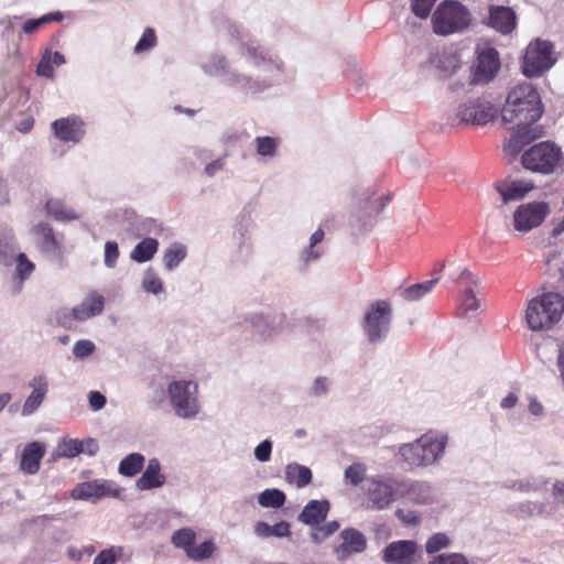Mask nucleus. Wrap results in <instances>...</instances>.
<instances>
[{
	"mask_svg": "<svg viewBox=\"0 0 564 564\" xmlns=\"http://www.w3.org/2000/svg\"><path fill=\"white\" fill-rule=\"evenodd\" d=\"M242 47H246L249 58L254 63L259 64L260 61H265V54L261 50L259 51V47L254 46L253 44H242Z\"/></svg>",
	"mask_w": 564,
	"mask_h": 564,
	"instance_id": "54",
	"label": "nucleus"
},
{
	"mask_svg": "<svg viewBox=\"0 0 564 564\" xmlns=\"http://www.w3.org/2000/svg\"><path fill=\"white\" fill-rule=\"evenodd\" d=\"M169 395L175 413L183 419L195 416L199 412L197 384L192 381H174L169 386Z\"/></svg>",
	"mask_w": 564,
	"mask_h": 564,
	"instance_id": "8",
	"label": "nucleus"
},
{
	"mask_svg": "<svg viewBox=\"0 0 564 564\" xmlns=\"http://www.w3.org/2000/svg\"><path fill=\"white\" fill-rule=\"evenodd\" d=\"M123 554L121 546H112L101 551L94 560V564H115L117 558Z\"/></svg>",
	"mask_w": 564,
	"mask_h": 564,
	"instance_id": "41",
	"label": "nucleus"
},
{
	"mask_svg": "<svg viewBox=\"0 0 564 564\" xmlns=\"http://www.w3.org/2000/svg\"><path fill=\"white\" fill-rule=\"evenodd\" d=\"M94 350H95V345L93 341L82 339L75 344V346L73 348V354L75 355L76 358L83 359V358L91 355Z\"/></svg>",
	"mask_w": 564,
	"mask_h": 564,
	"instance_id": "47",
	"label": "nucleus"
},
{
	"mask_svg": "<svg viewBox=\"0 0 564 564\" xmlns=\"http://www.w3.org/2000/svg\"><path fill=\"white\" fill-rule=\"evenodd\" d=\"M446 437L425 434L416 442L400 447V455L410 466H427L435 463L445 449Z\"/></svg>",
	"mask_w": 564,
	"mask_h": 564,
	"instance_id": "3",
	"label": "nucleus"
},
{
	"mask_svg": "<svg viewBox=\"0 0 564 564\" xmlns=\"http://www.w3.org/2000/svg\"><path fill=\"white\" fill-rule=\"evenodd\" d=\"M37 74L44 77H52L54 74V68L50 62L41 61L37 65Z\"/></svg>",
	"mask_w": 564,
	"mask_h": 564,
	"instance_id": "59",
	"label": "nucleus"
},
{
	"mask_svg": "<svg viewBox=\"0 0 564 564\" xmlns=\"http://www.w3.org/2000/svg\"><path fill=\"white\" fill-rule=\"evenodd\" d=\"M289 482H294L299 488L307 486L312 480V471L308 467L299 464H290L285 469Z\"/></svg>",
	"mask_w": 564,
	"mask_h": 564,
	"instance_id": "26",
	"label": "nucleus"
},
{
	"mask_svg": "<svg viewBox=\"0 0 564 564\" xmlns=\"http://www.w3.org/2000/svg\"><path fill=\"white\" fill-rule=\"evenodd\" d=\"M100 488L102 492V497H118L120 495V489L115 487V484L111 481H101Z\"/></svg>",
	"mask_w": 564,
	"mask_h": 564,
	"instance_id": "56",
	"label": "nucleus"
},
{
	"mask_svg": "<svg viewBox=\"0 0 564 564\" xmlns=\"http://www.w3.org/2000/svg\"><path fill=\"white\" fill-rule=\"evenodd\" d=\"M44 455L45 446L42 443H29L22 452L20 469L29 475L36 474L40 469V463Z\"/></svg>",
	"mask_w": 564,
	"mask_h": 564,
	"instance_id": "19",
	"label": "nucleus"
},
{
	"mask_svg": "<svg viewBox=\"0 0 564 564\" xmlns=\"http://www.w3.org/2000/svg\"><path fill=\"white\" fill-rule=\"evenodd\" d=\"M324 238V231L322 228L317 229L311 237V243L308 249L305 251V261H308L311 259H317L319 254L315 251H313V248L323 240Z\"/></svg>",
	"mask_w": 564,
	"mask_h": 564,
	"instance_id": "50",
	"label": "nucleus"
},
{
	"mask_svg": "<svg viewBox=\"0 0 564 564\" xmlns=\"http://www.w3.org/2000/svg\"><path fill=\"white\" fill-rule=\"evenodd\" d=\"M14 256V246L11 242H4L0 240V261L4 264H9Z\"/></svg>",
	"mask_w": 564,
	"mask_h": 564,
	"instance_id": "53",
	"label": "nucleus"
},
{
	"mask_svg": "<svg viewBox=\"0 0 564 564\" xmlns=\"http://www.w3.org/2000/svg\"><path fill=\"white\" fill-rule=\"evenodd\" d=\"M437 282L438 278H435L430 281L412 284L401 292V296L403 300L409 302L419 301L429 292H431Z\"/></svg>",
	"mask_w": 564,
	"mask_h": 564,
	"instance_id": "28",
	"label": "nucleus"
},
{
	"mask_svg": "<svg viewBox=\"0 0 564 564\" xmlns=\"http://www.w3.org/2000/svg\"><path fill=\"white\" fill-rule=\"evenodd\" d=\"M430 564H468V561L462 553H444L435 556Z\"/></svg>",
	"mask_w": 564,
	"mask_h": 564,
	"instance_id": "44",
	"label": "nucleus"
},
{
	"mask_svg": "<svg viewBox=\"0 0 564 564\" xmlns=\"http://www.w3.org/2000/svg\"><path fill=\"white\" fill-rule=\"evenodd\" d=\"M451 540L445 533H435L426 542L425 549L429 554L438 552L449 545Z\"/></svg>",
	"mask_w": 564,
	"mask_h": 564,
	"instance_id": "40",
	"label": "nucleus"
},
{
	"mask_svg": "<svg viewBox=\"0 0 564 564\" xmlns=\"http://www.w3.org/2000/svg\"><path fill=\"white\" fill-rule=\"evenodd\" d=\"M165 476L161 474V465L159 459L152 458L142 476L137 480V488L140 490H149L163 486Z\"/></svg>",
	"mask_w": 564,
	"mask_h": 564,
	"instance_id": "21",
	"label": "nucleus"
},
{
	"mask_svg": "<svg viewBox=\"0 0 564 564\" xmlns=\"http://www.w3.org/2000/svg\"><path fill=\"white\" fill-rule=\"evenodd\" d=\"M143 288L147 292L158 294V293L162 292L163 283L154 274L148 272L143 280Z\"/></svg>",
	"mask_w": 564,
	"mask_h": 564,
	"instance_id": "49",
	"label": "nucleus"
},
{
	"mask_svg": "<svg viewBox=\"0 0 564 564\" xmlns=\"http://www.w3.org/2000/svg\"><path fill=\"white\" fill-rule=\"evenodd\" d=\"M489 24L503 34L510 33L516 28V14L510 8L492 6L489 9Z\"/></svg>",
	"mask_w": 564,
	"mask_h": 564,
	"instance_id": "20",
	"label": "nucleus"
},
{
	"mask_svg": "<svg viewBox=\"0 0 564 564\" xmlns=\"http://www.w3.org/2000/svg\"><path fill=\"white\" fill-rule=\"evenodd\" d=\"M215 545L212 541H205L196 547L188 550V557L193 561H202L212 556Z\"/></svg>",
	"mask_w": 564,
	"mask_h": 564,
	"instance_id": "38",
	"label": "nucleus"
},
{
	"mask_svg": "<svg viewBox=\"0 0 564 564\" xmlns=\"http://www.w3.org/2000/svg\"><path fill=\"white\" fill-rule=\"evenodd\" d=\"M411 9L412 12L421 18L425 19L429 17L432 7L434 6L436 0H411Z\"/></svg>",
	"mask_w": 564,
	"mask_h": 564,
	"instance_id": "45",
	"label": "nucleus"
},
{
	"mask_svg": "<svg viewBox=\"0 0 564 564\" xmlns=\"http://www.w3.org/2000/svg\"><path fill=\"white\" fill-rule=\"evenodd\" d=\"M84 449V444L77 440H64L56 448L57 457H75Z\"/></svg>",
	"mask_w": 564,
	"mask_h": 564,
	"instance_id": "37",
	"label": "nucleus"
},
{
	"mask_svg": "<svg viewBox=\"0 0 564 564\" xmlns=\"http://www.w3.org/2000/svg\"><path fill=\"white\" fill-rule=\"evenodd\" d=\"M159 242L154 238H145L140 241L131 252V259L137 262H147L156 253Z\"/></svg>",
	"mask_w": 564,
	"mask_h": 564,
	"instance_id": "25",
	"label": "nucleus"
},
{
	"mask_svg": "<svg viewBox=\"0 0 564 564\" xmlns=\"http://www.w3.org/2000/svg\"><path fill=\"white\" fill-rule=\"evenodd\" d=\"M144 464V456L139 453L129 454L119 465V473L127 477H133L141 471Z\"/></svg>",
	"mask_w": 564,
	"mask_h": 564,
	"instance_id": "30",
	"label": "nucleus"
},
{
	"mask_svg": "<svg viewBox=\"0 0 564 564\" xmlns=\"http://www.w3.org/2000/svg\"><path fill=\"white\" fill-rule=\"evenodd\" d=\"M321 528H322V536H329L339 529V524L337 521H330L324 525H321Z\"/></svg>",
	"mask_w": 564,
	"mask_h": 564,
	"instance_id": "61",
	"label": "nucleus"
},
{
	"mask_svg": "<svg viewBox=\"0 0 564 564\" xmlns=\"http://www.w3.org/2000/svg\"><path fill=\"white\" fill-rule=\"evenodd\" d=\"M563 313L564 297L558 293H544L528 303L525 321L534 332L547 330L560 322Z\"/></svg>",
	"mask_w": 564,
	"mask_h": 564,
	"instance_id": "2",
	"label": "nucleus"
},
{
	"mask_svg": "<svg viewBox=\"0 0 564 564\" xmlns=\"http://www.w3.org/2000/svg\"><path fill=\"white\" fill-rule=\"evenodd\" d=\"M258 502L264 508H280L285 502V495L279 489H265L259 495Z\"/></svg>",
	"mask_w": 564,
	"mask_h": 564,
	"instance_id": "32",
	"label": "nucleus"
},
{
	"mask_svg": "<svg viewBox=\"0 0 564 564\" xmlns=\"http://www.w3.org/2000/svg\"><path fill=\"white\" fill-rule=\"evenodd\" d=\"M456 281L463 284L465 289L471 288L473 290L474 286H477L479 282L478 278L467 269L460 271V273L456 278Z\"/></svg>",
	"mask_w": 564,
	"mask_h": 564,
	"instance_id": "52",
	"label": "nucleus"
},
{
	"mask_svg": "<svg viewBox=\"0 0 564 564\" xmlns=\"http://www.w3.org/2000/svg\"><path fill=\"white\" fill-rule=\"evenodd\" d=\"M394 481L391 479L372 478L368 481L367 487L368 507L382 510L394 500Z\"/></svg>",
	"mask_w": 564,
	"mask_h": 564,
	"instance_id": "13",
	"label": "nucleus"
},
{
	"mask_svg": "<svg viewBox=\"0 0 564 564\" xmlns=\"http://www.w3.org/2000/svg\"><path fill=\"white\" fill-rule=\"evenodd\" d=\"M384 207V203L382 198L376 200H367L365 205L366 217L362 224L358 225V229L366 230L368 227L372 226L373 217L380 213V210Z\"/></svg>",
	"mask_w": 564,
	"mask_h": 564,
	"instance_id": "36",
	"label": "nucleus"
},
{
	"mask_svg": "<svg viewBox=\"0 0 564 564\" xmlns=\"http://www.w3.org/2000/svg\"><path fill=\"white\" fill-rule=\"evenodd\" d=\"M434 32L448 35L462 32L470 23L469 11L457 1H444L432 17Z\"/></svg>",
	"mask_w": 564,
	"mask_h": 564,
	"instance_id": "5",
	"label": "nucleus"
},
{
	"mask_svg": "<svg viewBox=\"0 0 564 564\" xmlns=\"http://www.w3.org/2000/svg\"><path fill=\"white\" fill-rule=\"evenodd\" d=\"M46 212L54 219L59 221L75 220L78 215L65 206L59 199H48L45 205Z\"/></svg>",
	"mask_w": 564,
	"mask_h": 564,
	"instance_id": "27",
	"label": "nucleus"
},
{
	"mask_svg": "<svg viewBox=\"0 0 564 564\" xmlns=\"http://www.w3.org/2000/svg\"><path fill=\"white\" fill-rule=\"evenodd\" d=\"M557 366L560 369V376L564 383V344L560 348L558 357H557Z\"/></svg>",
	"mask_w": 564,
	"mask_h": 564,
	"instance_id": "64",
	"label": "nucleus"
},
{
	"mask_svg": "<svg viewBox=\"0 0 564 564\" xmlns=\"http://www.w3.org/2000/svg\"><path fill=\"white\" fill-rule=\"evenodd\" d=\"M419 556V546L411 540L391 542L382 552V560L387 564H415Z\"/></svg>",
	"mask_w": 564,
	"mask_h": 564,
	"instance_id": "12",
	"label": "nucleus"
},
{
	"mask_svg": "<svg viewBox=\"0 0 564 564\" xmlns=\"http://www.w3.org/2000/svg\"><path fill=\"white\" fill-rule=\"evenodd\" d=\"M522 164L527 170L550 174L555 172L564 162L560 147L550 141L540 142L522 154Z\"/></svg>",
	"mask_w": 564,
	"mask_h": 564,
	"instance_id": "4",
	"label": "nucleus"
},
{
	"mask_svg": "<svg viewBox=\"0 0 564 564\" xmlns=\"http://www.w3.org/2000/svg\"><path fill=\"white\" fill-rule=\"evenodd\" d=\"M186 249L182 245H172L164 253V263L167 270H173L185 258Z\"/></svg>",
	"mask_w": 564,
	"mask_h": 564,
	"instance_id": "34",
	"label": "nucleus"
},
{
	"mask_svg": "<svg viewBox=\"0 0 564 564\" xmlns=\"http://www.w3.org/2000/svg\"><path fill=\"white\" fill-rule=\"evenodd\" d=\"M343 540L341 544L336 549L339 560H344L347 556L361 553L367 547V539L359 530L349 528L340 532Z\"/></svg>",
	"mask_w": 564,
	"mask_h": 564,
	"instance_id": "16",
	"label": "nucleus"
},
{
	"mask_svg": "<svg viewBox=\"0 0 564 564\" xmlns=\"http://www.w3.org/2000/svg\"><path fill=\"white\" fill-rule=\"evenodd\" d=\"M366 470L367 469L364 464L355 463L346 468L345 478L352 486H358L365 479Z\"/></svg>",
	"mask_w": 564,
	"mask_h": 564,
	"instance_id": "39",
	"label": "nucleus"
},
{
	"mask_svg": "<svg viewBox=\"0 0 564 564\" xmlns=\"http://www.w3.org/2000/svg\"><path fill=\"white\" fill-rule=\"evenodd\" d=\"M43 25H44V23L42 22V18L31 19V20H28L22 25V30L24 33L31 34V33H34L35 31H37Z\"/></svg>",
	"mask_w": 564,
	"mask_h": 564,
	"instance_id": "57",
	"label": "nucleus"
},
{
	"mask_svg": "<svg viewBox=\"0 0 564 564\" xmlns=\"http://www.w3.org/2000/svg\"><path fill=\"white\" fill-rule=\"evenodd\" d=\"M542 113L540 96L532 84L522 83L510 90L501 110V118L509 129L514 130L507 145L511 152H519L523 145L541 135L539 129L532 124Z\"/></svg>",
	"mask_w": 564,
	"mask_h": 564,
	"instance_id": "1",
	"label": "nucleus"
},
{
	"mask_svg": "<svg viewBox=\"0 0 564 564\" xmlns=\"http://www.w3.org/2000/svg\"><path fill=\"white\" fill-rule=\"evenodd\" d=\"M83 121L77 117H68L55 120L52 128L55 135L64 142L77 143L85 134Z\"/></svg>",
	"mask_w": 564,
	"mask_h": 564,
	"instance_id": "14",
	"label": "nucleus"
},
{
	"mask_svg": "<svg viewBox=\"0 0 564 564\" xmlns=\"http://www.w3.org/2000/svg\"><path fill=\"white\" fill-rule=\"evenodd\" d=\"M105 307V297L96 292H91L79 305L73 310H63L57 312V323L64 327H70L72 322L85 321L102 313Z\"/></svg>",
	"mask_w": 564,
	"mask_h": 564,
	"instance_id": "10",
	"label": "nucleus"
},
{
	"mask_svg": "<svg viewBox=\"0 0 564 564\" xmlns=\"http://www.w3.org/2000/svg\"><path fill=\"white\" fill-rule=\"evenodd\" d=\"M498 115V109L492 102L484 98H477L462 105L457 116L460 121L476 126L487 124Z\"/></svg>",
	"mask_w": 564,
	"mask_h": 564,
	"instance_id": "11",
	"label": "nucleus"
},
{
	"mask_svg": "<svg viewBox=\"0 0 564 564\" xmlns=\"http://www.w3.org/2000/svg\"><path fill=\"white\" fill-rule=\"evenodd\" d=\"M82 443L84 444V449L82 451V453L95 455L99 449L98 443L93 438H88Z\"/></svg>",
	"mask_w": 564,
	"mask_h": 564,
	"instance_id": "60",
	"label": "nucleus"
},
{
	"mask_svg": "<svg viewBox=\"0 0 564 564\" xmlns=\"http://www.w3.org/2000/svg\"><path fill=\"white\" fill-rule=\"evenodd\" d=\"M34 269V264L30 262L24 253L18 254L17 275L20 279V284L28 278Z\"/></svg>",
	"mask_w": 564,
	"mask_h": 564,
	"instance_id": "46",
	"label": "nucleus"
},
{
	"mask_svg": "<svg viewBox=\"0 0 564 564\" xmlns=\"http://www.w3.org/2000/svg\"><path fill=\"white\" fill-rule=\"evenodd\" d=\"M100 490L101 488L99 481L95 480L85 482L74 489L73 497L83 500L99 499L102 497V492Z\"/></svg>",
	"mask_w": 564,
	"mask_h": 564,
	"instance_id": "33",
	"label": "nucleus"
},
{
	"mask_svg": "<svg viewBox=\"0 0 564 564\" xmlns=\"http://www.w3.org/2000/svg\"><path fill=\"white\" fill-rule=\"evenodd\" d=\"M29 386L33 389L22 406V415H31L42 404L48 391V380L44 375L35 376Z\"/></svg>",
	"mask_w": 564,
	"mask_h": 564,
	"instance_id": "18",
	"label": "nucleus"
},
{
	"mask_svg": "<svg viewBox=\"0 0 564 564\" xmlns=\"http://www.w3.org/2000/svg\"><path fill=\"white\" fill-rule=\"evenodd\" d=\"M392 308L389 301L373 302L364 317V332L369 341L376 343L382 339L390 329Z\"/></svg>",
	"mask_w": 564,
	"mask_h": 564,
	"instance_id": "7",
	"label": "nucleus"
},
{
	"mask_svg": "<svg viewBox=\"0 0 564 564\" xmlns=\"http://www.w3.org/2000/svg\"><path fill=\"white\" fill-rule=\"evenodd\" d=\"M195 539L196 534L192 529L183 528L173 533L171 541L175 547L183 549L188 555V550L194 546Z\"/></svg>",
	"mask_w": 564,
	"mask_h": 564,
	"instance_id": "31",
	"label": "nucleus"
},
{
	"mask_svg": "<svg viewBox=\"0 0 564 564\" xmlns=\"http://www.w3.org/2000/svg\"><path fill=\"white\" fill-rule=\"evenodd\" d=\"M500 67L499 54L495 48H487L478 55L475 80L487 83L494 78Z\"/></svg>",
	"mask_w": 564,
	"mask_h": 564,
	"instance_id": "17",
	"label": "nucleus"
},
{
	"mask_svg": "<svg viewBox=\"0 0 564 564\" xmlns=\"http://www.w3.org/2000/svg\"><path fill=\"white\" fill-rule=\"evenodd\" d=\"M438 67L446 75H452L460 67V62L456 54H444L438 61Z\"/></svg>",
	"mask_w": 564,
	"mask_h": 564,
	"instance_id": "43",
	"label": "nucleus"
},
{
	"mask_svg": "<svg viewBox=\"0 0 564 564\" xmlns=\"http://www.w3.org/2000/svg\"><path fill=\"white\" fill-rule=\"evenodd\" d=\"M223 162L220 160H216L206 165L205 172L207 175L213 176L217 171L223 169Z\"/></svg>",
	"mask_w": 564,
	"mask_h": 564,
	"instance_id": "63",
	"label": "nucleus"
},
{
	"mask_svg": "<svg viewBox=\"0 0 564 564\" xmlns=\"http://www.w3.org/2000/svg\"><path fill=\"white\" fill-rule=\"evenodd\" d=\"M254 532L258 536L261 538H284L291 534L290 524L285 521H281L274 525H270L267 522L259 521L254 525Z\"/></svg>",
	"mask_w": 564,
	"mask_h": 564,
	"instance_id": "24",
	"label": "nucleus"
},
{
	"mask_svg": "<svg viewBox=\"0 0 564 564\" xmlns=\"http://www.w3.org/2000/svg\"><path fill=\"white\" fill-rule=\"evenodd\" d=\"M272 443L269 440L260 443L254 449V456L260 462H268L271 456Z\"/></svg>",
	"mask_w": 564,
	"mask_h": 564,
	"instance_id": "51",
	"label": "nucleus"
},
{
	"mask_svg": "<svg viewBox=\"0 0 564 564\" xmlns=\"http://www.w3.org/2000/svg\"><path fill=\"white\" fill-rule=\"evenodd\" d=\"M328 511L327 500H311L300 513L299 520L308 525L319 524L326 519Z\"/></svg>",
	"mask_w": 564,
	"mask_h": 564,
	"instance_id": "22",
	"label": "nucleus"
},
{
	"mask_svg": "<svg viewBox=\"0 0 564 564\" xmlns=\"http://www.w3.org/2000/svg\"><path fill=\"white\" fill-rule=\"evenodd\" d=\"M553 44L549 41L536 39L531 42L522 58V73L532 78L539 77L549 70L555 63Z\"/></svg>",
	"mask_w": 564,
	"mask_h": 564,
	"instance_id": "6",
	"label": "nucleus"
},
{
	"mask_svg": "<svg viewBox=\"0 0 564 564\" xmlns=\"http://www.w3.org/2000/svg\"><path fill=\"white\" fill-rule=\"evenodd\" d=\"M156 44V35L153 29L148 28L134 47V53L140 54L151 50Z\"/></svg>",
	"mask_w": 564,
	"mask_h": 564,
	"instance_id": "42",
	"label": "nucleus"
},
{
	"mask_svg": "<svg viewBox=\"0 0 564 564\" xmlns=\"http://www.w3.org/2000/svg\"><path fill=\"white\" fill-rule=\"evenodd\" d=\"M550 214V207L544 202L521 204L513 213V228L519 232H529L539 227Z\"/></svg>",
	"mask_w": 564,
	"mask_h": 564,
	"instance_id": "9",
	"label": "nucleus"
},
{
	"mask_svg": "<svg viewBox=\"0 0 564 564\" xmlns=\"http://www.w3.org/2000/svg\"><path fill=\"white\" fill-rule=\"evenodd\" d=\"M501 197L502 204L522 199L532 188L531 183L519 180H501L494 185Z\"/></svg>",
	"mask_w": 564,
	"mask_h": 564,
	"instance_id": "15",
	"label": "nucleus"
},
{
	"mask_svg": "<svg viewBox=\"0 0 564 564\" xmlns=\"http://www.w3.org/2000/svg\"><path fill=\"white\" fill-rule=\"evenodd\" d=\"M119 257V248L117 242L107 241L105 245V264L112 268Z\"/></svg>",
	"mask_w": 564,
	"mask_h": 564,
	"instance_id": "48",
	"label": "nucleus"
},
{
	"mask_svg": "<svg viewBox=\"0 0 564 564\" xmlns=\"http://www.w3.org/2000/svg\"><path fill=\"white\" fill-rule=\"evenodd\" d=\"M33 234L36 242L44 252L56 253L59 251V242L57 241L53 228L45 223H40L33 227Z\"/></svg>",
	"mask_w": 564,
	"mask_h": 564,
	"instance_id": "23",
	"label": "nucleus"
},
{
	"mask_svg": "<svg viewBox=\"0 0 564 564\" xmlns=\"http://www.w3.org/2000/svg\"><path fill=\"white\" fill-rule=\"evenodd\" d=\"M89 404L93 410H100L106 404V398L98 391H91L89 393Z\"/></svg>",
	"mask_w": 564,
	"mask_h": 564,
	"instance_id": "55",
	"label": "nucleus"
},
{
	"mask_svg": "<svg viewBox=\"0 0 564 564\" xmlns=\"http://www.w3.org/2000/svg\"><path fill=\"white\" fill-rule=\"evenodd\" d=\"M254 144L259 155L272 158L276 153L279 141L272 137H258Z\"/></svg>",
	"mask_w": 564,
	"mask_h": 564,
	"instance_id": "35",
	"label": "nucleus"
},
{
	"mask_svg": "<svg viewBox=\"0 0 564 564\" xmlns=\"http://www.w3.org/2000/svg\"><path fill=\"white\" fill-rule=\"evenodd\" d=\"M312 392L314 395H321V394L326 393L327 392V379L324 377L317 378L312 388Z\"/></svg>",
	"mask_w": 564,
	"mask_h": 564,
	"instance_id": "58",
	"label": "nucleus"
},
{
	"mask_svg": "<svg viewBox=\"0 0 564 564\" xmlns=\"http://www.w3.org/2000/svg\"><path fill=\"white\" fill-rule=\"evenodd\" d=\"M481 306L480 300L476 296L471 288L464 290L460 305L458 307L459 315L463 317H473Z\"/></svg>",
	"mask_w": 564,
	"mask_h": 564,
	"instance_id": "29",
	"label": "nucleus"
},
{
	"mask_svg": "<svg viewBox=\"0 0 564 564\" xmlns=\"http://www.w3.org/2000/svg\"><path fill=\"white\" fill-rule=\"evenodd\" d=\"M553 494L558 502L564 503V481H556L554 484Z\"/></svg>",
	"mask_w": 564,
	"mask_h": 564,
	"instance_id": "62",
	"label": "nucleus"
}]
</instances>
